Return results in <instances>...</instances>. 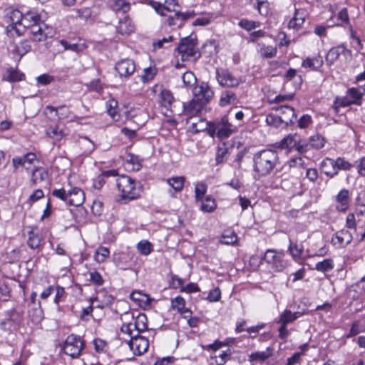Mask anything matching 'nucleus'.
<instances>
[{"mask_svg":"<svg viewBox=\"0 0 365 365\" xmlns=\"http://www.w3.org/2000/svg\"><path fill=\"white\" fill-rule=\"evenodd\" d=\"M11 23L7 26L6 31L13 36L16 34L20 36L26 31L27 26H33L40 22V16L34 11H28L24 15L19 10H14L11 14Z\"/></svg>","mask_w":365,"mask_h":365,"instance_id":"f257e3e1","label":"nucleus"},{"mask_svg":"<svg viewBox=\"0 0 365 365\" xmlns=\"http://www.w3.org/2000/svg\"><path fill=\"white\" fill-rule=\"evenodd\" d=\"M254 171L259 176H265L279 164L277 151L271 149L262 150L256 153L253 157Z\"/></svg>","mask_w":365,"mask_h":365,"instance_id":"f03ea898","label":"nucleus"},{"mask_svg":"<svg viewBox=\"0 0 365 365\" xmlns=\"http://www.w3.org/2000/svg\"><path fill=\"white\" fill-rule=\"evenodd\" d=\"M116 187L120 192V197L125 200H133L140 195L139 183L127 175H120L116 179Z\"/></svg>","mask_w":365,"mask_h":365,"instance_id":"7ed1b4c3","label":"nucleus"},{"mask_svg":"<svg viewBox=\"0 0 365 365\" xmlns=\"http://www.w3.org/2000/svg\"><path fill=\"white\" fill-rule=\"evenodd\" d=\"M122 319L123 323L121 326V331L128 334L130 338L147 328L145 323L147 318L145 314H139L135 319L130 313H125Z\"/></svg>","mask_w":365,"mask_h":365,"instance_id":"20e7f679","label":"nucleus"},{"mask_svg":"<svg viewBox=\"0 0 365 365\" xmlns=\"http://www.w3.org/2000/svg\"><path fill=\"white\" fill-rule=\"evenodd\" d=\"M196 41V38L192 36L182 38L180 40L176 50L181 54L182 61H188L192 58L196 60L200 57Z\"/></svg>","mask_w":365,"mask_h":365,"instance_id":"39448f33","label":"nucleus"},{"mask_svg":"<svg viewBox=\"0 0 365 365\" xmlns=\"http://www.w3.org/2000/svg\"><path fill=\"white\" fill-rule=\"evenodd\" d=\"M235 131L236 127L232 125L227 118H222L220 122L211 123L208 134L211 137L217 136L224 139L230 137Z\"/></svg>","mask_w":365,"mask_h":365,"instance_id":"423d86ee","label":"nucleus"},{"mask_svg":"<svg viewBox=\"0 0 365 365\" xmlns=\"http://www.w3.org/2000/svg\"><path fill=\"white\" fill-rule=\"evenodd\" d=\"M84 348V343L81 337L74 334L67 336L63 344V352L72 358H77L80 356Z\"/></svg>","mask_w":365,"mask_h":365,"instance_id":"0eeeda50","label":"nucleus"},{"mask_svg":"<svg viewBox=\"0 0 365 365\" xmlns=\"http://www.w3.org/2000/svg\"><path fill=\"white\" fill-rule=\"evenodd\" d=\"M213 93H195L193 98L185 108L187 115H195L199 113L212 97Z\"/></svg>","mask_w":365,"mask_h":365,"instance_id":"6e6552de","label":"nucleus"},{"mask_svg":"<svg viewBox=\"0 0 365 365\" xmlns=\"http://www.w3.org/2000/svg\"><path fill=\"white\" fill-rule=\"evenodd\" d=\"M283 257V252H277L273 250H268L264 255V260L271 264L274 270L279 272L287 265Z\"/></svg>","mask_w":365,"mask_h":365,"instance_id":"1a4fd4ad","label":"nucleus"},{"mask_svg":"<svg viewBox=\"0 0 365 365\" xmlns=\"http://www.w3.org/2000/svg\"><path fill=\"white\" fill-rule=\"evenodd\" d=\"M190 116L186 119V123L188 125V130L193 133H198L200 132L207 130L208 132L210 125L212 123L207 121L205 119L196 116L194 115H189Z\"/></svg>","mask_w":365,"mask_h":365,"instance_id":"9d476101","label":"nucleus"},{"mask_svg":"<svg viewBox=\"0 0 365 365\" xmlns=\"http://www.w3.org/2000/svg\"><path fill=\"white\" fill-rule=\"evenodd\" d=\"M341 168L342 160L340 158L336 160L327 158L321 163L322 172L329 177L336 175Z\"/></svg>","mask_w":365,"mask_h":365,"instance_id":"9b49d317","label":"nucleus"},{"mask_svg":"<svg viewBox=\"0 0 365 365\" xmlns=\"http://www.w3.org/2000/svg\"><path fill=\"white\" fill-rule=\"evenodd\" d=\"M130 349L133 351L134 354L141 355L148 351L149 346L148 339L143 336H132L128 342Z\"/></svg>","mask_w":365,"mask_h":365,"instance_id":"f8f14e48","label":"nucleus"},{"mask_svg":"<svg viewBox=\"0 0 365 365\" xmlns=\"http://www.w3.org/2000/svg\"><path fill=\"white\" fill-rule=\"evenodd\" d=\"M216 76L217 81L223 87H235L240 83V81L235 78L227 70L217 68Z\"/></svg>","mask_w":365,"mask_h":365,"instance_id":"ddd939ff","label":"nucleus"},{"mask_svg":"<svg viewBox=\"0 0 365 365\" xmlns=\"http://www.w3.org/2000/svg\"><path fill=\"white\" fill-rule=\"evenodd\" d=\"M115 70L120 76L127 77L134 73L135 65L130 59H123L116 63Z\"/></svg>","mask_w":365,"mask_h":365,"instance_id":"4468645a","label":"nucleus"},{"mask_svg":"<svg viewBox=\"0 0 365 365\" xmlns=\"http://www.w3.org/2000/svg\"><path fill=\"white\" fill-rule=\"evenodd\" d=\"M277 110L279 112V116L282 117V120H281L284 122V125L292 124L297 118L294 108L289 106H279L277 108Z\"/></svg>","mask_w":365,"mask_h":365,"instance_id":"2eb2a0df","label":"nucleus"},{"mask_svg":"<svg viewBox=\"0 0 365 365\" xmlns=\"http://www.w3.org/2000/svg\"><path fill=\"white\" fill-rule=\"evenodd\" d=\"M68 133V129L63 125L60 124L54 127H49L46 130V135L56 141L61 140Z\"/></svg>","mask_w":365,"mask_h":365,"instance_id":"dca6fc26","label":"nucleus"},{"mask_svg":"<svg viewBox=\"0 0 365 365\" xmlns=\"http://www.w3.org/2000/svg\"><path fill=\"white\" fill-rule=\"evenodd\" d=\"M173 16H169L166 19V23L168 26L178 25L180 26L182 23L188 19L194 16L193 12L181 13L179 11H174Z\"/></svg>","mask_w":365,"mask_h":365,"instance_id":"f3484780","label":"nucleus"},{"mask_svg":"<svg viewBox=\"0 0 365 365\" xmlns=\"http://www.w3.org/2000/svg\"><path fill=\"white\" fill-rule=\"evenodd\" d=\"M68 204L73 206H79L84 201V192L78 187H73L68 190Z\"/></svg>","mask_w":365,"mask_h":365,"instance_id":"a211bd4d","label":"nucleus"},{"mask_svg":"<svg viewBox=\"0 0 365 365\" xmlns=\"http://www.w3.org/2000/svg\"><path fill=\"white\" fill-rule=\"evenodd\" d=\"M365 292V276L359 282L352 284L347 290L348 297L353 299H358Z\"/></svg>","mask_w":365,"mask_h":365,"instance_id":"6ab92c4d","label":"nucleus"},{"mask_svg":"<svg viewBox=\"0 0 365 365\" xmlns=\"http://www.w3.org/2000/svg\"><path fill=\"white\" fill-rule=\"evenodd\" d=\"M41 242H42V237L40 236V235L37 232V229L31 228V230L28 232V240H27L28 246L31 249L35 250V249L38 248L41 246Z\"/></svg>","mask_w":365,"mask_h":365,"instance_id":"aec40b11","label":"nucleus"},{"mask_svg":"<svg viewBox=\"0 0 365 365\" xmlns=\"http://www.w3.org/2000/svg\"><path fill=\"white\" fill-rule=\"evenodd\" d=\"M130 297L132 300L138 302L140 307H149L152 300L148 294L138 291L133 292Z\"/></svg>","mask_w":365,"mask_h":365,"instance_id":"412c9836","label":"nucleus"},{"mask_svg":"<svg viewBox=\"0 0 365 365\" xmlns=\"http://www.w3.org/2000/svg\"><path fill=\"white\" fill-rule=\"evenodd\" d=\"M305 12L303 10L295 9L294 17L289 22V27L297 29L305 21Z\"/></svg>","mask_w":365,"mask_h":365,"instance_id":"4be33fe9","label":"nucleus"},{"mask_svg":"<svg viewBox=\"0 0 365 365\" xmlns=\"http://www.w3.org/2000/svg\"><path fill=\"white\" fill-rule=\"evenodd\" d=\"M28 316L29 319L34 324H38L43 319V313L39 302L37 304V306H34L29 309Z\"/></svg>","mask_w":365,"mask_h":365,"instance_id":"5701e85b","label":"nucleus"},{"mask_svg":"<svg viewBox=\"0 0 365 365\" xmlns=\"http://www.w3.org/2000/svg\"><path fill=\"white\" fill-rule=\"evenodd\" d=\"M288 250L290 255L295 261H299L302 259V256L304 252V247L302 245H298L296 242H293L289 239V245Z\"/></svg>","mask_w":365,"mask_h":365,"instance_id":"b1692460","label":"nucleus"},{"mask_svg":"<svg viewBox=\"0 0 365 365\" xmlns=\"http://www.w3.org/2000/svg\"><path fill=\"white\" fill-rule=\"evenodd\" d=\"M48 178V172L43 168H36L34 170L31 182L33 185H36L46 180Z\"/></svg>","mask_w":365,"mask_h":365,"instance_id":"393cba45","label":"nucleus"},{"mask_svg":"<svg viewBox=\"0 0 365 365\" xmlns=\"http://www.w3.org/2000/svg\"><path fill=\"white\" fill-rule=\"evenodd\" d=\"M297 134L288 135L278 143V148L281 149H294Z\"/></svg>","mask_w":365,"mask_h":365,"instance_id":"a878e982","label":"nucleus"},{"mask_svg":"<svg viewBox=\"0 0 365 365\" xmlns=\"http://www.w3.org/2000/svg\"><path fill=\"white\" fill-rule=\"evenodd\" d=\"M284 167H288L289 168H297L300 170L306 168V163L302 157L296 156L288 160L285 163Z\"/></svg>","mask_w":365,"mask_h":365,"instance_id":"bb28decb","label":"nucleus"},{"mask_svg":"<svg viewBox=\"0 0 365 365\" xmlns=\"http://www.w3.org/2000/svg\"><path fill=\"white\" fill-rule=\"evenodd\" d=\"M239 103L235 93H224L220 99V106L222 107L228 105L236 106Z\"/></svg>","mask_w":365,"mask_h":365,"instance_id":"cd10ccee","label":"nucleus"},{"mask_svg":"<svg viewBox=\"0 0 365 365\" xmlns=\"http://www.w3.org/2000/svg\"><path fill=\"white\" fill-rule=\"evenodd\" d=\"M272 355V349L268 347L265 351L252 353L249 356L250 361H264Z\"/></svg>","mask_w":365,"mask_h":365,"instance_id":"c85d7f7f","label":"nucleus"},{"mask_svg":"<svg viewBox=\"0 0 365 365\" xmlns=\"http://www.w3.org/2000/svg\"><path fill=\"white\" fill-rule=\"evenodd\" d=\"M323 64L322 57L317 56L314 58H307L302 62V66L304 68H309L313 70L319 68Z\"/></svg>","mask_w":365,"mask_h":365,"instance_id":"c756f323","label":"nucleus"},{"mask_svg":"<svg viewBox=\"0 0 365 365\" xmlns=\"http://www.w3.org/2000/svg\"><path fill=\"white\" fill-rule=\"evenodd\" d=\"M325 140L321 135L317 133L309 138V148L314 149H320L324 147Z\"/></svg>","mask_w":365,"mask_h":365,"instance_id":"7c9ffc66","label":"nucleus"},{"mask_svg":"<svg viewBox=\"0 0 365 365\" xmlns=\"http://www.w3.org/2000/svg\"><path fill=\"white\" fill-rule=\"evenodd\" d=\"M184 182V177L177 176L167 179L168 184L177 192L180 191L183 188Z\"/></svg>","mask_w":365,"mask_h":365,"instance_id":"2f4dec72","label":"nucleus"},{"mask_svg":"<svg viewBox=\"0 0 365 365\" xmlns=\"http://www.w3.org/2000/svg\"><path fill=\"white\" fill-rule=\"evenodd\" d=\"M342 53V47L339 46L336 47H334L331 48L326 56V61L328 63L332 64L334 62L337 60Z\"/></svg>","mask_w":365,"mask_h":365,"instance_id":"473e14b6","label":"nucleus"},{"mask_svg":"<svg viewBox=\"0 0 365 365\" xmlns=\"http://www.w3.org/2000/svg\"><path fill=\"white\" fill-rule=\"evenodd\" d=\"M159 102L160 105L168 110L171 108L174 98L172 93H159Z\"/></svg>","mask_w":365,"mask_h":365,"instance_id":"72a5a7b5","label":"nucleus"},{"mask_svg":"<svg viewBox=\"0 0 365 365\" xmlns=\"http://www.w3.org/2000/svg\"><path fill=\"white\" fill-rule=\"evenodd\" d=\"M113 9L116 11H120L123 14L127 13L130 8V3L125 0H113Z\"/></svg>","mask_w":365,"mask_h":365,"instance_id":"f704fd0d","label":"nucleus"},{"mask_svg":"<svg viewBox=\"0 0 365 365\" xmlns=\"http://www.w3.org/2000/svg\"><path fill=\"white\" fill-rule=\"evenodd\" d=\"M215 201L210 196L206 197V198L201 202L200 210L203 212H211L215 210Z\"/></svg>","mask_w":365,"mask_h":365,"instance_id":"c9c22d12","label":"nucleus"},{"mask_svg":"<svg viewBox=\"0 0 365 365\" xmlns=\"http://www.w3.org/2000/svg\"><path fill=\"white\" fill-rule=\"evenodd\" d=\"M296 145L294 149L299 153H304L310 150L309 140L302 139L300 135H297Z\"/></svg>","mask_w":365,"mask_h":365,"instance_id":"e433bc0d","label":"nucleus"},{"mask_svg":"<svg viewBox=\"0 0 365 365\" xmlns=\"http://www.w3.org/2000/svg\"><path fill=\"white\" fill-rule=\"evenodd\" d=\"M110 251L108 248L101 247L98 248L94 255V259L98 263H103L109 257Z\"/></svg>","mask_w":365,"mask_h":365,"instance_id":"4c0bfd02","label":"nucleus"},{"mask_svg":"<svg viewBox=\"0 0 365 365\" xmlns=\"http://www.w3.org/2000/svg\"><path fill=\"white\" fill-rule=\"evenodd\" d=\"M286 78L288 80H294V83L296 84L294 86L295 90L301 89V85L302 83V79L300 76H297L296 73V70L294 68H289L287 73Z\"/></svg>","mask_w":365,"mask_h":365,"instance_id":"58836bf2","label":"nucleus"},{"mask_svg":"<svg viewBox=\"0 0 365 365\" xmlns=\"http://www.w3.org/2000/svg\"><path fill=\"white\" fill-rule=\"evenodd\" d=\"M117 106H118V102L114 99L109 100L106 103L108 113L115 121H118Z\"/></svg>","mask_w":365,"mask_h":365,"instance_id":"ea45409f","label":"nucleus"},{"mask_svg":"<svg viewBox=\"0 0 365 365\" xmlns=\"http://www.w3.org/2000/svg\"><path fill=\"white\" fill-rule=\"evenodd\" d=\"M294 317L295 316L292 315V312L290 310L285 309L280 314L277 322L281 324L287 325L295 321Z\"/></svg>","mask_w":365,"mask_h":365,"instance_id":"a19ab883","label":"nucleus"},{"mask_svg":"<svg viewBox=\"0 0 365 365\" xmlns=\"http://www.w3.org/2000/svg\"><path fill=\"white\" fill-rule=\"evenodd\" d=\"M182 81L187 89H195L197 79L192 72H186L182 76Z\"/></svg>","mask_w":365,"mask_h":365,"instance_id":"79ce46f5","label":"nucleus"},{"mask_svg":"<svg viewBox=\"0 0 365 365\" xmlns=\"http://www.w3.org/2000/svg\"><path fill=\"white\" fill-rule=\"evenodd\" d=\"M137 249L143 255H148L153 250L152 244L148 240H141L137 245Z\"/></svg>","mask_w":365,"mask_h":365,"instance_id":"37998d69","label":"nucleus"},{"mask_svg":"<svg viewBox=\"0 0 365 365\" xmlns=\"http://www.w3.org/2000/svg\"><path fill=\"white\" fill-rule=\"evenodd\" d=\"M135 30L134 25L128 19L120 21L118 31L121 34H130Z\"/></svg>","mask_w":365,"mask_h":365,"instance_id":"c03bdc74","label":"nucleus"},{"mask_svg":"<svg viewBox=\"0 0 365 365\" xmlns=\"http://www.w3.org/2000/svg\"><path fill=\"white\" fill-rule=\"evenodd\" d=\"M281 120L282 119L279 115L269 114L267 116L266 122L269 125L278 128L284 125V122Z\"/></svg>","mask_w":365,"mask_h":365,"instance_id":"a18cd8bd","label":"nucleus"},{"mask_svg":"<svg viewBox=\"0 0 365 365\" xmlns=\"http://www.w3.org/2000/svg\"><path fill=\"white\" fill-rule=\"evenodd\" d=\"M259 23L254 21H249L246 19H241L238 25L246 31H251L259 26Z\"/></svg>","mask_w":365,"mask_h":365,"instance_id":"49530a36","label":"nucleus"},{"mask_svg":"<svg viewBox=\"0 0 365 365\" xmlns=\"http://www.w3.org/2000/svg\"><path fill=\"white\" fill-rule=\"evenodd\" d=\"M228 153V149L225 144L218 147L215 160L217 164L223 163L226 160V155Z\"/></svg>","mask_w":365,"mask_h":365,"instance_id":"de8ad7c7","label":"nucleus"},{"mask_svg":"<svg viewBox=\"0 0 365 365\" xmlns=\"http://www.w3.org/2000/svg\"><path fill=\"white\" fill-rule=\"evenodd\" d=\"M259 14L262 16H267L269 11V4L267 0H256Z\"/></svg>","mask_w":365,"mask_h":365,"instance_id":"09e8293b","label":"nucleus"},{"mask_svg":"<svg viewBox=\"0 0 365 365\" xmlns=\"http://www.w3.org/2000/svg\"><path fill=\"white\" fill-rule=\"evenodd\" d=\"M207 185L202 182H197L195 188V195L197 200L202 199L207 192Z\"/></svg>","mask_w":365,"mask_h":365,"instance_id":"8fccbe9b","label":"nucleus"},{"mask_svg":"<svg viewBox=\"0 0 365 365\" xmlns=\"http://www.w3.org/2000/svg\"><path fill=\"white\" fill-rule=\"evenodd\" d=\"M316 269L320 272H327L331 270L333 268L332 260L329 259H326L322 262H319L316 264Z\"/></svg>","mask_w":365,"mask_h":365,"instance_id":"3c124183","label":"nucleus"},{"mask_svg":"<svg viewBox=\"0 0 365 365\" xmlns=\"http://www.w3.org/2000/svg\"><path fill=\"white\" fill-rule=\"evenodd\" d=\"M89 281L96 286H101L104 282L101 274L96 270L89 272Z\"/></svg>","mask_w":365,"mask_h":365,"instance_id":"603ef678","label":"nucleus"},{"mask_svg":"<svg viewBox=\"0 0 365 365\" xmlns=\"http://www.w3.org/2000/svg\"><path fill=\"white\" fill-rule=\"evenodd\" d=\"M36 79L39 86H47L55 81L54 76L46 73L38 76Z\"/></svg>","mask_w":365,"mask_h":365,"instance_id":"864d4df0","label":"nucleus"},{"mask_svg":"<svg viewBox=\"0 0 365 365\" xmlns=\"http://www.w3.org/2000/svg\"><path fill=\"white\" fill-rule=\"evenodd\" d=\"M277 52V51L275 48H273L272 46H265L264 45H263V46L260 49V55L266 58H269L275 56Z\"/></svg>","mask_w":365,"mask_h":365,"instance_id":"5fc2aeb1","label":"nucleus"},{"mask_svg":"<svg viewBox=\"0 0 365 365\" xmlns=\"http://www.w3.org/2000/svg\"><path fill=\"white\" fill-rule=\"evenodd\" d=\"M185 304V299L180 296L176 297L171 302L173 309H176L178 312L183 310Z\"/></svg>","mask_w":365,"mask_h":365,"instance_id":"6e6d98bb","label":"nucleus"},{"mask_svg":"<svg viewBox=\"0 0 365 365\" xmlns=\"http://www.w3.org/2000/svg\"><path fill=\"white\" fill-rule=\"evenodd\" d=\"M155 75V69L150 67L144 69L143 74L140 76L141 81L143 83L150 81Z\"/></svg>","mask_w":365,"mask_h":365,"instance_id":"4d7b16f0","label":"nucleus"},{"mask_svg":"<svg viewBox=\"0 0 365 365\" xmlns=\"http://www.w3.org/2000/svg\"><path fill=\"white\" fill-rule=\"evenodd\" d=\"M52 195L54 197L68 203V191H66L63 188L53 190Z\"/></svg>","mask_w":365,"mask_h":365,"instance_id":"13d9d810","label":"nucleus"},{"mask_svg":"<svg viewBox=\"0 0 365 365\" xmlns=\"http://www.w3.org/2000/svg\"><path fill=\"white\" fill-rule=\"evenodd\" d=\"M294 95L289 94V95H278L275 96L274 98H272L270 96L268 97L269 102L270 103H281L285 100H291L293 98Z\"/></svg>","mask_w":365,"mask_h":365,"instance_id":"bf43d9fd","label":"nucleus"},{"mask_svg":"<svg viewBox=\"0 0 365 365\" xmlns=\"http://www.w3.org/2000/svg\"><path fill=\"white\" fill-rule=\"evenodd\" d=\"M127 163H130L133 165V169L138 170L141 168V165L140 163L139 159L138 157L133 155H128L127 159H126Z\"/></svg>","mask_w":365,"mask_h":365,"instance_id":"052dcab7","label":"nucleus"},{"mask_svg":"<svg viewBox=\"0 0 365 365\" xmlns=\"http://www.w3.org/2000/svg\"><path fill=\"white\" fill-rule=\"evenodd\" d=\"M237 240V235L235 232H230L229 235L224 234L222 235V243L225 245H232Z\"/></svg>","mask_w":365,"mask_h":365,"instance_id":"680f3d73","label":"nucleus"},{"mask_svg":"<svg viewBox=\"0 0 365 365\" xmlns=\"http://www.w3.org/2000/svg\"><path fill=\"white\" fill-rule=\"evenodd\" d=\"M23 162L25 165V168H27V165H31L34 161L36 159V155L34 153H28L26 155H24L23 156H21Z\"/></svg>","mask_w":365,"mask_h":365,"instance_id":"e2e57ef3","label":"nucleus"},{"mask_svg":"<svg viewBox=\"0 0 365 365\" xmlns=\"http://www.w3.org/2000/svg\"><path fill=\"white\" fill-rule=\"evenodd\" d=\"M11 289L5 283H2L0 284V294L2 300H7L8 297L10 295Z\"/></svg>","mask_w":365,"mask_h":365,"instance_id":"0e129e2a","label":"nucleus"},{"mask_svg":"<svg viewBox=\"0 0 365 365\" xmlns=\"http://www.w3.org/2000/svg\"><path fill=\"white\" fill-rule=\"evenodd\" d=\"M59 43L64 47L65 50H71L72 51H78L79 46L77 43H71L66 40H60Z\"/></svg>","mask_w":365,"mask_h":365,"instance_id":"69168bd1","label":"nucleus"},{"mask_svg":"<svg viewBox=\"0 0 365 365\" xmlns=\"http://www.w3.org/2000/svg\"><path fill=\"white\" fill-rule=\"evenodd\" d=\"M221 297V292L219 288H215L210 291L207 296V299L210 302H217Z\"/></svg>","mask_w":365,"mask_h":365,"instance_id":"338daca9","label":"nucleus"},{"mask_svg":"<svg viewBox=\"0 0 365 365\" xmlns=\"http://www.w3.org/2000/svg\"><path fill=\"white\" fill-rule=\"evenodd\" d=\"M312 123V118L309 115H303L298 120V125L301 128H307Z\"/></svg>","mask_w":365,"mask_h":365,"instance_id":"774afa93","label":"nucleus"}]
</instances>
